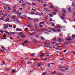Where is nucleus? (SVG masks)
Listing matches in <instances>:
<instances>
[{
	"label": "nucleus",
	"mask_w": 75,
	"mask_h": 75,
	"mask_svg": "<svg viewBox=\"0 0 75 75\" xmlns=\"http://www.w3.org/2000/svg\"><path fill=\"white\" fill-rule=\"evenodd\" d=\"M39 14V13L38 12L35 13V15H38Z\"/></svg>",
	"instance_id": "obj_58"
},
{
	"label": "nucleus",
	"mask_w": 75,
	"mask_h": 75,
	"mask_svg": "<svg viewBox=\"0 0 75 75\" xmlns=\"http://www.w3.org/2000/svg\"><path fill=\"white\" fill-rule=\"evenodd\" d=\"M47 59H48L47 58H46L43 59L42 60H43V61H46V60H47Z\"/></svg>",
	"instance_id": "obj_32"
},
{
	"label": "nucleus",
	"mask_w": 75,
	"mask_h": 75,
	"mask_svg": "<svg viewBox=\"0 0 75 75\" xmlns=\"http://www.w3.org/2000/svg\"><path fill=\"white\" fill-rule=\"evenodd\" d=\"M26 5L25 4H23L22 5V6L23 7H24V6H25Z\"/></svg>",
	"instance_id": "obj_49"
},
{
	"label": "nucleus",
	"mask_w": 75,
	"mask_h": 75,
	"mask_svg": "<svg viewBox=\"0 0 75 75\" xmlns=\"http://www.w3.org/2000/svg\"><path fill=\"white\" fill-rule=\"evenodd\" d=\"M38 20H39V19H38L37 18V19H35L34 21H35V22H36V21H38Z\"/></svg>",
	"instance_id": "obj_26"
},
{
	"label": "nucleus",
	"mask_w": 75,
	"mask_h": 75,
	"mask_svg": "<svg viewBox=\"0 0 75 75\" xmlns=\"http://www.w3.org/2000/svg\"><path fill=\"white\" fill-rule=\"evenodd\" d=\"M37 24H36L35 25H34V27H35V28H37V27H38V26H37Z\"/></svg>",
	"instance_id": "obj_27"
},
{
	"label": "nucleus",
	"mask_w": 75,
	"mask_h": 75,
	"mask_svg": "<svg viewBox=\"0 0 75 75\" xmlns=\"http://www.w3.org/2000/svg\"><path fill=\"white\" fill-rule=\"evenodd\" d=\"M14 21L15 22H20V21H19L18 18H16L15 19Z\"/></svg>",
	"instance_id": "obj_3"
},
{
	"label": "nucleus",
	"mask_w": 75,
	"mask_h": 75,
	"mask_svg": "<svg viewBox=\"0 0 75 75\" xmlns=\"http://www.w3.org/2000/svg\"><path fill=\"white\" fill-rule=\"evenodd\" d=\"M10 21V19L8 18H7L6 19V21Z\"/></svg>",
	"instance_id": "obj_21"
},
{
	"label": "nucleus",
	"mask_w": 75,
	"mask_h": 75,
	"mask_svg": "<svg viewBox=\"0 0 75 75\" xmlns=\"http://www.w3.org/2000/svg\"><path fill=\"white\" fill-rule=\"evenodd\" d=\"M60 71H62V72H65V69H60Z\"/></svg>",
	"instance_id": "obj_18"
},
{
	"label": "nucleus",
	"mask_w": 75,
	"mask_h": 75,
	"mask_svg": "<svg viewBox=\"0 0 75 75\" xmlns=\"http://www.w3.org/2000/svg\"><path fill=\"white\" fill-rule=\"evenodd\" d=\"M50 64H48V65H47V67H51V66L50 65Z\"/></svg>",
	"instance_id": "obj_45"
},
{
	"label": "nucleus",
	"mask_w": 75,
	"mask_h": 75,
	"mask_svg": "<svg viewBox=\"0 0 75 75\" xmlns=\"http://www.w3.org/2000/svg\"><path fill=\"white\" fill-rule=\"evenodd\" d=\"M45 34H49V33L48 32H46L45 33Z\"/></svg>",
	"instance_id": "obj_46"
},
{
	"label": "nucleus",
	"mask_w": 75,
	"mask_h": 75,
	"mask_svg": "<svg viewBox=\"0 0 75 75\" xmlns=\"http://www.w3.org/2000/svg\"><path fill=\"white\" fill-rule=\"evenodd\" d=\"M61 18H62V20H64V16H62L61 17Z\"/></svg>",
	"instance_id": "obj_36"
},
{
	"label": "nucleus",
	"mask_w": 75,
	"mask_h": 75,
	"mask_svg": "<svg viewBox=\"0 0 75 75\" xmlns=\"http://www.w3.org/2000/svg\"><path fill=\"white\" fill-rule=\"evenodd\" d=\"M54 11L55 12H58V11L57 9H54Z\"/></svg>",
	"instance_id": "obj_41"
},
{
	"label": "nucleus",
	"mask_w": 75,
	"mask_h": 75,
	"mask_svg": "<svg viewBox=\"0 0 75 75\" xmlns=\"http://www.w3.org/2000/svg\"><path fill=\"white\" fill-rule=\"evenodd\" d=\"M68 11L69 12H71L72 11V9L71 8H68Z\"/></svg>",
	"instance_id": "obj_6"
},
{
	"label": "nucleus",
	"mask_w": 75,
	"mask_h": 75,
	"mask_svg": "<svg viewBox=\"0 0 75 75\" xmlns=\"http://www.w3.org/2000/svg\"><path fill=\"white\" fill-rule=\"evenodd\" d=\"M72 38H75V35H72Z\"/></svg>",
	"instance_id": "obj_33"
},
{
	"label": "nucleus",
	"mask_w": 75,
	"mask_h": 75,
	"mask_svg": "<svg viewBox=\"0 0 75 75\" xmlns=\"http://www.w3.org/2000/svg\"><path fill=\"white\" fill-rule=\"evenodd\" d=\"M31 57H34V54H33V53L32 54L30 55Z\"/></svg>",
	"instance_id": "obj_48"
},
{
	"label": "nucleus",
	"mask_w": 75,
	"mask_h": 75,
	"mask_svg": "<svg viewBox=\"0 0 75 75\" xmlns=\"http://www.w3.org/2000/svg\"><path fill=\"white\" fill-rule=\"evenodd\" d=\"M21 13H19L18 14V16H21Z\"/></svg>",
	"instance_id": "obj_43"
},
{
	"label": "nucleus",
	"mask_w": 75,
	"mask_h": 75,
	"mask_svg": "<svg viewBox=\"0 0 75 75\" xmlns=\"http://www.w3.org/2000/svg\"><path fill=\"white\" fill-rule=\"evenodd\" d=\"M7 16V13H5L3 15V16L4 17H5L6 16Z\"/></svg>",
	"instance_id": "obj_25"
},
{
	"label": "nucleus",
	"mask_w": 75,
	"mask_h": 75,
	"mask_svg": "<svg viewBox=\"0 0 75 75\" xmlns=\"http://www.w3.org/2000/svg\"><path fill=\"white\" fill-rule=\"evenodd\" d=\"M19 11H16L15 13L16 14H18V13H19Z\"/></svg>",
	"instance_id": "obj_34"
},
{
	"label": "nucleus",
	"mask_w": 75,
	"mask_h": 75,
	"mask_svg": "<svg viewBox=\"0 0 75 75\" xmlns=\"http://www.w3.org/2000/svg\"><path fill=\"white\" fill-rule=\"evenodd\" d=\"M3 37H4V38H5L6 37V35H4L3 36Z\"/></svg>",
	"instance_id": "obj_63"
},
{
	"label": "nucleus",
	"mask_w": 75,
	"mask_h": 75,
	"mask_svg": "<svg viewBox=\"0 0 75 75\" xmlns=\"http://www.w3.org/2000/svg\"><path fill=\"white\" fill-rule=\"evenodd\" d=\"M16 17V16L14 15H13L12 16V19H14Z\"/></svg>",
	"instance_id": "obj_19"
},
{
	"label": "nucleus",
	"mask_w": 75,
	"mask_h": 75,
	"mask_svg": "<svg viewBox=\"0 0 75 75\" xmlns=\"http://www.w3.org/2000/svg\"><path fill=\"white\" fill-rule=\"evenodd\" d=\"M27 18L30 21H31V20L33 19V18H30V17H28Z\"/></svg>",
	"instance_id": "obj_10"
},
{
	"label": "nucleus",
	"mask_w": 75,
	"mask_h": 75,
	"mask_svg": "<svg viewBox=\"0 0 75 75\" xmlns=\"http://www.w3.org/2000/svg\"><path fill=\"white\" fill-rule=\"evenodd\" d=\"M16 9H14L13 10V13H15V12H16Z\"/></svg>",
	"instance_id": "obj_52"
},
{
	"label": "nucleus",
	"mask_w": 75,
	"mask_h": 75,
	"mask_svg": "<svg viewBox=\"0 0 75 75\" xmlns=\"http://www.w3.org/2000/svg\"><path fill=\"white\" fill-rule=\"evenodd\" d=\"M22 36V37H25V34H23Z\"/></svg>",
	"instance_id": "obj_30"
},
{
	"label": "nucleus",
	"mask_w": 75,
	"mask_h": 75,
	"mask_svg": "<svg viewBox=\"0 0 75 75\" xmlns=\"http://www.w3.org/2000/svg\"><path fill=\"white\" fill-rule=\"evenodd\" d=\"M66 11L67 10L66 9H63L62 10L63 12H64V13H66Z\"/></svg>",
	"instance_id": "obj_20"
},
{
	"label": "nucleus",
	"mask_w": 75,
	"mask_h": 75,
	"mask_svg": "<svg viewBox=\"0 0 75 75\" xmlns=\"http://www.w3.org/2000/svg\"><path fill=\"white\" fill-rule=\"evenodd\" d=\"M62 16H65V14L63 13H62Z\"/></svg>",
	"instance_id": "obj_56"
},
{
	"label": "nucleus",
	"mask_w": 75,
	"mask_h": 75,
	"mask_svg": "<svg viewBox=\"0 0 75 75\" xmlns=\"http://www.w3.org/2000/svg\"><path fill=\"white\" fill-rule=\"evenodd\" d=\"M33 41H34V42H37V40H35V39H33Z\"/></svg>",
	"instance_id": "obj_47"
},
{
	"label": "nucleus",
	"mask_w": 75,
	"mask_h": 75,
	"mask_svg": "<svg viewBox=\"0 0 75 75\" xmlns=\"http://www.w3.org/2000/svg\"><path fill=\"white\" fill-rule=\"evenodd\" d=\"M11 35H12V34H15L16 33H14V32H11Z\"/></svg>",
	"instance_id": "obj_38"
},
{
	"label": "nucleus",
	"mask_w": 75,
	"mask_h": 75,
	"mask_svg": "<svg viewBox=\"0 0 75 75\" xmlns=\"http://www.w3.org/2000/svg\"><path fill=\"white\" fill-rule=\"evenodd\" d=\"M55 28H60V26L59 25L56 26L55 27Z\"/></svg>",
	"instance_id": "obj_13"
},
{
	"label": "nucleus",
	"mask_w": 75,
	"mask_h": 75,
	"mask_svg": "<svg viewBox=\"0 0 75 75\" xmlns=\"http://www.w3.org/2000/svg\"><path fill=\"white\" fill-rule=\"evenodd\" d=\"M28 30V28H26L25 29V31H26V30Z\"/></svg>",
	"instance_id": "obj_51"
},
{
	"label": "nucleus",
	"mask_w": 75,
	"mask_h": 75,
	"mask_svg": "<svg viewBox=\"0 0 75 75\" xmlns=\"http://www.w3.org/2000/svg\"><path fill=\"white\" fill-rule=\"evenodd\" d=\"M50 7L51 8H54V6L52 5H51L50 6Z\"/></svg>",
	"instance_id": "obj_35"
},
{
	"label": "nucleus",
	"mask_w": 75,
	"mask_h": 75,
	"mask_svg": "<svg viewBox=\"0 0 75 75\" xmlns=\"http://www.w3.org/2000/svg\"><path fill=\"white\" fill-rule=\"evenodd\" d=\"M72 6L73 7H74V6H75V4H72Z\"/></svg>",
	"instance_id": "obj_50"
},
{
	"label": "nucleus",
	"mask_w": 75,
	"mask_h": 75,
	"mask_svg": "<svg viewBox=\"0 0 75 75\" xmlns=\"http://www.w3.org/2000/svg\"><path fill=\"white\" fill-rule=\"evenodd\" d=\"M40 30L42 32H44V31H45L46 30V29L44 28H42L40 29Z\"/></svg>",
	"instance_id": "obj_4"
},
{
	"label": "nucleus",
	"mask_w": 75,
	"mask_h": 75,
	"mask_svg": "<svg viewBox=\"0 0 75 75\" xmlns=\"http://www.w3.org/2000/svg\"><path fill=\"white\" fill-rule=\"evenodd\" d=\"M47 72H44L42 74V75H47Z\"/></svg>",
	"instance_id": "obj_17"
},
{
	"label": "nucleus",
	"mask_w": 75,
	"mask_h": 75,
	"mask_svg": "<svg viewBox=\"0 0 75 75\" xmlns=\"http://www.w3.org/2000/svg\"><path fill=\"white\" fill-rule=\"evenodd\" d=\"M49 16L50 17H52L53 16H52V14H49Z\"/></svg>",
	"instance_id": "obj_54"
},
{
	"label": "nucleus",
	"mask_w": 75,
	"mask_h": 75,
	"mask_svg": "<svg viewBox=\"0 0 75 75\" xmlns=\"http://www.w3.org/2000/svg\"><path fill=\"white\" fill-rule=\"evenodd\" d=\"M23 34V32H21L20 33L18 34V35L19 36L21 37V36H22Z\"/></svg>",
	"instance_id": "obj_12"
},
{
	"label": "nucleus",
	"mask_w": 75,
	"mask_h": 75,
	"mask_svg": "<svg viewBox=\"0 0 75 75\" xmlns=\"http://www.w3.org/2000/svg\"><path fill=\"white\" fill-rule=\"evenodd\" d=\"M66 40H67V41H72V40L71 39V38H69L68 39H66Z\"/></svg>",
	"instance_id": "obj_11"
},
{
	"label": "nucleus",
	"mask_w": 75,
	"mask_h": 75,
	"mask_svg": "<svg viewBox=\"0 0 75 75\" xmlns=\"http://www.w3.org/2000/svg\"><path fill=\"white\" fill-rule=\"evenodd\" d=\"M44 45H50V44L47 42H45L44 43Z\"/></svg>",
	"instance_id": "obj_15"
},
{
	"label": "nucleus",
	"mask_w": 75,
	"mask_h": 75,
	"mask_svg": "<svg viewBox=\"0 0 75 75\" xmlns=\"http://www.w3.org/2000/svg\"><path fill=\"white\" fill-rule=\"evenodd\" d=\"M4 19V16L1 17L0 18V19L1 20H3Z\"/></svg>",
	"instance_id": "obj_23"
},
{
	"label": "nucleus",
	"mask_w": 75,
	"mask_h": 75,
	"mask_svg": "<svg viewBox=\"0 0 75 75\" xmlns=\"http://www.w3.org/2000/svg\"><path fill=\"white\" fill-rule=\"evenodd\" d=\"M56 40H57V38H53L52 40L53 41H55Z\"/></svg>",
	"instance_id": "obj_22"
},
{
	"label": "nucleus",
	"mask_w": 75,
	"mask_h": 75,
	"mask_svg": "<svg viewBox=\"0 0 75 75\" xmlns=\"http://www.w3.org/2000/svg\"><path fill=\"white\" fill-rule=\"evenodd\" d=\"M40 39L41 40H45L44 38L42 37H41Z\"/></svg>",
	"instance_id": "obj_24"
},
{
	"label": "nucleus",
	"mask_w": 75,
	"mask_h": 75,
	"mask_svg": "<svg viewBox=\"0 0 75 75\" xmlns=\"http://www.w3.org/2000/svg\"><path fill=\"white\" fill-rule=\"evenodd\" d=\"M26 3L27 4H29V5H31V4L28 2L26 1Z\"/></svg>",
	"instance_id": "obj_28"
},
{
	"label": "nucleus",
	"mask_w": 75,
	"mask_h": 75,
	"mask_svg": "<svg viewBox=\"0 0 75 75\" xmlns=\"http://www.w3.org/2000/svg\"><path fill=\"white\" fill-rule=\"evenodd\" d=\"M38 66H39V67H40V66H41V65L40 64V63H38Z\"/></svg>",
	"instance_id": "obj_64"
},
{
	"label": "nucleus",
	"mask_w": 75,
	"mask_h": 75,
	"mask_svg": "<svg viewBox=\"0 0 75 75\" xmlns=\"http://www.w3.org/2000/svg\"><path fill=\"white\" fill-rule=\"evenodd\" d=\"M57 75H64V74H63L62 73L59 72L57 73Z\"/></svg>",
	"instance_id": "obj_9"
},
{
	"label": "nucleus",
	"mask_w": 75,
	"mask_h": 75,
	"mask_svg": "<svg viewBox=\"0 0 75 75\" xmlns=\"http://www.w3.org/2000/svg\"><path fill=\"white\" fill-rule=\"evenodd\" d=\"M71 53H72L74 55H75V52L74 51H72L71 52Z\"/></svg>",
	"instance_id": "obj_40"
},
{
	"label": "nucleus",
	"mask_w": 75,
	"mask_h": 75,
	"mask_svg": "<svg viewBox=\"0 0 75 75\" xmlns=\"http://www.w3.org/2000/svg\"><path fill=\"white\" fill-rule=\"evenodd\" d=\"M35 37H36V38H39V36L38 35H36L35 36Z\"/></svg>",
	"instance_id": "obj_61"
},
{
	"label": "nucleus",
	"mask_w": 75,
	"mask_h": 75,
	"mask_svg": "<svg viewBox=\"0 0 75 75\" xmlns=\"http://www.w3.org/2000/svg\"><path fill=\"white\" fill-rule=\"evenodd\" d=\"M1 48H2V49H3V50H0V51H2V52H4V51L5 50H6V48H5V47H4V46H3L1 47Z\"/></svg>",
	"instance_id": "obj_2"
},
{
	"label": "nucleus",
	"mask_w": 75,
	"mask_h": 75,
	"mask_svg": "<svg viewBox=\"0 0 75 75\" xmlns=\"http://www.w3.org/2000/svg\"><path fill=\"white\" fill-rule=\"evenodd\" d=\"M43 6H44V7H46V6H47V4H44L43 5Z\"/></svg>",
	"instance_id": "obj_59"
},
{
	"label": "nucleus",
	"mask_w": 75,
	"mask_h": 75,
	"mask_svg": "<svg viewBox=\"0 0 75 75\" xmlns=\"http://www.w3.org/2000/svg\"><path fill=\"white\" fill-rule=\"evenodd\" d=\"M40 66H42V65H43V63L42 62H41L40 63Z\"/></svg>",
	"instance_id": "obj_39"
},
{
	"label": "nucleus",
	"mask_w": 75,
	"mask_h": 75,
	"mask_svg": "<svg viewBox=\"0 0 75 75\" xmlns=\"http://www.w3.org/2000/svg\"><path fill=\"white\" fill-rule=\"evenodd\" d=\"M51 74H56V71H54V72H52L51 73Z\"/></svg>",
	"instance_id": "obj_31"
},
{
	"label": "nucleus",
	"mask_w": 75,
	"mask_h": 75,
	"mask_svg": "<svg viewBox=\"0 0 75 75\" xmlns=\"http://www.w3.org/2000/svg\"><path fill=\"white\" fill-rule=\"evenodd\" d=\"M64 45H67L68 44V42H64Z\"/></svg>",
	"instance_id": "obj_29"
},
{
	"label": "nucleus",
	"mask_w": 75,
	"mask_h": 75,
	"mask_svg": "<svg viewBox=\"0 0 75 75\" xmlns=\"http://www.w3.org/2000/svg\"><path fill=\"white\" fill-rule=\"evenodd\" d=\"M27 42H28V41L27 40L25 41H24V43H25V44H26V43H27Z\"/></svg>",
	"instance_id": "obj_62"
},
{
	"label": "nucleus",
	"mask_w": 75,
	"mask_h": 75,
	"mask_svg": "<svg viewBox=\"0 0 75 75\" xmlns=\"http://www.w3.org/2000/svg\"><path fill=\"white\" fill-rule=\"evenodd\" d=\"M8 26H6L3 29H4V28H8Z\"/></svg>",
	"instance_id": "obj_53"
},
{
	"label": "nucleus",
	"mask_w": 75,
	"mask_h": 75,
	"mask_svg": "<svg viewBox=\"0 0 75 75\" xmlns=\"http://www.w3.org/2000/svg\"><path fill=\"white\" fill-rule=\"evenodd\" d=\"M52 30L53 32H54V31H55V29L54 28H52Z\"/></svg>",
	"instance_id": "obj_37"
},
{
	"label": "nucleus",
	"mask_w": 75,
	"mask_h": 75,
	"mask_svg": "<svg viewBox=\"0 0 75 75\" xmlns=\"http://www.w3.org/2000/svg\"><path fill=\"white\" fill-rule=\"evenodd\" d=\"M9 27H11V28H12V27H13V25H9Z\"/></svg>",
	"instance_id": "obj_55"
},
{
	"label": "nucleus",
	"mask_w": 75,
	"mask_h": 75,
	"mask_svg": "<svg viewBox=\"0 0 75 75\" xmlns=\"http://www.w3.org/2000/svg\"><path fill=\"white\" fill-rule=\"evenodd\" d=\"M28 26L30 28H32V25L31 24H29Z\"/></svg>",
	"instance_id": "obj_7"
},
{
	"label": "nucleus",
	"mask_w": 75,
	"mask_h": 75,
	"mask_svg": "<svg viewBox=\"0 0 75 75\" xmlns=\"http://www.w3.org/2000/svg\"><path fill=\"white\" fill-rule=\"evenodd\" d=\"M16 31H22V30L21 29H19L18 28H17L16 29Z\"/></svg>",
	"instance_id": "obj_5"
},
{
	"label": "nucleus",
	"mask_w": 75,
	"mask_h": 75,
	"mask_svg": "<svg viewBox=\"0 0 75 75\" xmlns=\"http://www.w3.org/2000/svg\"><path fill=\"white\" fill-rule=\"evenodd\" d=\"M58 41H59L60 42H62V39L61 38H59L58 39Z\"/></svg>",
	"instance_id": "obj_14"
},
{
	"label": "nucleus",
	"mask_w": 75,
	"mask_h": 75,
	"mask_svg": "<svg viewBox=\"0 0 75 75\" xmlns=\"http://www.w3.org/2000/svg\"><path fill=\"white\" fill-rule=\"evenodd\" d=\"M4 32H5V33H6V34H8V35H11V33H9V32H6V31H4Z\"/></svg>",
	"instance_id": "obj_8"
},
{
	"label": "nucleus",
	"mask_w": 75,
	"mask_h": 75,
	"mask_svg": "<svg viewBox=\"0 0 75 75\" xmlns=\"http://www.w3.org/2000/svg\"><path fill=\"white\" fill-rule=\"evenodd\" d=\"M52 13L53 14H54V15H56V13H55V12H53Z\"/></svg>",
	"instance_id": "obj_44"
},
{
	"label": "nucleus",
	"mask_w": 75,
	"mask_h": 75,
	"mask_svg": "<svg viewBox=\"0 0 75 75\" xmlns=\"http://www.w3.org/2000/svg\"><path fill=\"white\" fill-rule=\"evenodd\" d=\"M44 24V21H42L40 23L39 25H41V24Z\"/></svg>",
	"instance_id": "obj_16"
},
{
	"label": "nucleus",
	"mask_w": 75,
	"mask_h": 75,
	"mask_svg": "<svg viewBox=\"0 0 75 75\" xmlns=\"http://www.w3.org/2000/svg\"><path fill=\"white\" fill-rule=\"evenodd\" d=\"M59 36L60 37H62V34L61 33L59 34Z\"/></svg>",
	"instance_id": "obj_42"
},
{
	"label": "nucleus",
	"mask_w": 75,
	"mask_h": 75,
	"mask_svg": "<svg viewBox=\"0 0 75 75\" xmlns=\"http://www.w3.org/2000/svg\"><path fill=\"white\" fill-rule=\"evenodd\" d=\"M35 33H29V34H30V35H32V34H35Z\"/></svg>",
	"instance_id": "obj_57"
},
{
	"label": "nucleus",
	"mask_w": 75,
	"mask_h": 75,
	"mask_svg": "<svg viewBox=\"0 0 75 75\" xmlns=\"http://www.w3.org/2000/svg\"><path fill=\"white\" fill-rule=\"evenodd\" d=\"M4 9H7V8H8V10H11V9H10V8L8 6V5H5L4 6Z\"/></svg>",
	"instance_id": "obj_1"
},
{
	"label": "nucleus",
	"mask_w": 75,
	"mask_h": 75,
	"mask_svg": "<svg viewBox=\"0 0 75 75\" xmlns=\"http://www.w3.org/2000/svg\"><path fill=\"white\" fill-rule=\"evenodd\" d=\"M15 72H16V71L15 70H13L12 71V73H13V74H14Z\"/></svg>",
	"instance_id": "obj_60"
}]
</instances>
